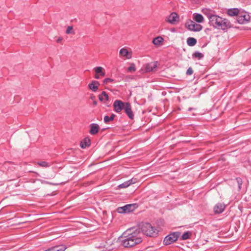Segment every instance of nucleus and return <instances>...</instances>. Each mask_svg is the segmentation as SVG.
<instances>
[{
  "mask_svg": "<svg viewBox=\"0 0 251 251\" xmlns=\"http://www.w3.org/2000/svg\"><path fill=\"white\" fill-rule=\"evenodd\" d=\"M66 247L65 245H60L57 246H54L49 248L44 251H65L66 249Z\"/></svg>",
  "mask_w": 251,
  "mask_h": 251,
  "instance_id": "obj_16",
  "label": "nucleus"
},
{
  "mask_svg": "<svg viewBox=\"0 0 251 251\" xmlns=\"http://www.w3.org/2000/svg\"><path fill=\"white\" fill-rule=\"evenodd\" d=\"M37 164L44 168H48L51 166L50 163L46 161H39L37 162Z\"/></svg>",
  "mask_w": 251,
  "mask_h": 251,
  "instance_id": "obj_26",
  "label": "nucleus"
},
{
  "mask_svg": "<svg viewBox=\"0 0 251 251\" xmlns=\"http://www.w3.org/2000/svg\"><path fill=\"white\" fill-rule=\"evenodd\" d=\"M187 27L188 29L193 31H199L202 28L200 24L191 20L187 23Z\"/></svg>",
  "mask_w": 251,
  "mask_h": 251,
  "instance_id": "obj_7",
  "label": "nucleus"
},
{
  "mask_svg": "<svg viewBox=\"0 0 251 251\" xmlns=\"http://www.w3.org/2000/svg\"><path fill=\"white\" fill-rule=\"evenodd\" d=\"M114 111L117 113H120L122 110L124 109L126 106V102L120 100H116L113 103Z\"/></svg>",
  "mask_w": 251,
  "mask_h": 251,
  "instance_id": "obj_8",
  "label": "nucleus"
},
{
  "mask_svg": "<svg viewBox=\"0 0 251 251\" xmlns=\"http://www.w3.org/2000/svg\"><path fill=\"white\" fill-rule=\"evenodd\" d=\"M193 57L200 59L203 57V55L199 51H196L193 53Z\"/></svg>",
  "mask_w": 251,
  "mask_h": 251,
  "instance_id": "obj_29",
  "label": "nucleus"
},
{
  "mask_svg": "<svg viewBox=\"0 0 251 251\" xmlns=\"http://www.w3.org/2000/svg\"><path fill=\"white\" fill-rule=\"evenodd\" d=\"M227 13L230 16H237L239 13V9L238 8H231L227 10Z\"/></svg>",
  "mask_w": 251,
  "mask_h": 251,
  "instance_id": "obj_21",
  "label": "nucleus"
},
{
  "mask_svg": "<svg viewBox=\"0 0 251 251\" xmlns=\"http://www.w3.org/2000/svg\"><path fill=\"white\" fill-rule=\"evenodd\" d=\"M93 104L94 105H96L97 104V102L95 100L93 101Z\"/></svg>",
  "mask_w": 251,
  "mask_h": 251,
  "instance_id": "obj_37",
  "label": "nucleus"
},
{
  "mask_svg": "<svg viewBox=\"0 0 251 251\" xmlns=\"http://www.w3.org/2000/svg\"><path fill=\"white\" fill-rule=\"evenodd\" d=\"M193 19L198 23H201L204 22V18L202 15L199 13H194L193 15Z\"/></svg>",
  "mask_w": 251,
  "mask_h": 251,
  "instance_id": "obj_18",
  "label": "nucleus"
},
{
  "mask_svg": "<svg viewBox=\"0 0 251 251\" xmlns=\"http://www.w3.org/2000/svg\"><path fill=\"white\" fill-rule=\"evenodd\" d=\"M250 19L249 15L242 14L238 16L237 21L240 24H244L247 23Z\"/></svg>",
  "mask_w": 251,
  "mask_h": 251,
  "instance_id": "obj_11",
  "label": "nucleus"
},
{
  "mask_svg": "<svg viewBox=\"0 0 251 251\" xmlns=\"http://www.w3.org/2000/svg\"><path fill=\"white\" fill-rule=\"evenodd\" d=\"M90 145V140L88 138H85L80 143V147L82 149H84L87 147H89Z\"/></svg>",
  "mask_w": 251,
  "mask_h": 251,
  "instance_id": "obj_23",
  "label": "nucleus"
},
{
  "mask_svg": "<svg viewBox=\"0 0 251 251\" xmlns=\"http://www.w3.org/2000/svg\"><path fill=\"white\" fill-rule=\"evenodd\" d=\"M236 181L238 185V188L240 189L242 184V180L241 178L238 177L236 178Z\"/></svg>",
  "mask_w": 251,
  "mask_h": 251,
  "instance_id": "obj_31",
  "label": "nucleus"
},
{
  "mask_svg": "<svg viewBox=\"0 0 251 251\" xmlns=\"http://www.w3.org/2000/svg\"><path fill=\"white\" fill-rule=\"evenodd\" d=\"M120 54L126 59H130L132 57L131 51H129L126 48H123L120 50Z\"/></svg>",
  "mask_w": 251,
  "mask_h": 251,
  "instance_id": "obj_13",
  "label": "nucleus"
},
{
  "mask_svg": "<svg viewBox=\"0 0 251 251\" xmlns=\"http://www.w3.org/2000/svg\"><path fill=\"white\" fill-rule=\"evenodd\" d=\"M135 182V180L132 178L120 184L119 185V187L120 188H125L128 187L131 184H134Z\"/></svg>",
  "mask_w": 251,
  "mask_h": 251,
  "instance_id": "obj_19",
  "label": "nucleus"
},
{
  "mask_svg": "<svg viewBox=\"0 0 251 251\" xmlns=\"http://www.w3.org/2000/svg\"><path fill=\"white\" fill-rule=\"evenodd\" d=\"M164 41V39L161 36H158L154 38L152 40V43L155 46H158Z\"/></svg>",
  "mask_w": 251,
  "mask_h": 251,
  "instance_id": "obj_24",
  "label": "nucleus"
},
{
  "mask_svg": "<svg viewBox=\"0 0 251 251\" xmlns=\"http://www.w3.org/2000/svg\"><path fill=\"white\" fill-rule=\"evenodd\" d=\"M210 25L215 28L225 30L230 27V22L226 19H224L216 14L209 20Z\"/></svg>",
  "mask_w": 251,
  "mask_h": 251,
  "instance_id": "obj_2",
  "label": "nucleus"
},
{
  "mask_svg": "<svg viewBox=\"0 0 251 251\" xmlns=\"http://www.w3.org/2000/svg\"><path fill=\"white\" fill-rule=\"evenodd\" d=\"M128 70L129 71H135V68L134 67L130 66V67H129L128 68Z\"/></svg>",
  "mask_w": 251,
  "mask_h": 251,
  "instance_id": "obj_34",
  "label": "nucleus"
},
{
  "mask_svg": "<svg viewBox=\"0 0 251 251\" xmlns=\"http://www.w3.org/2000/svg\"><path fill=\"white\" fill-rule=\"evenodd\" d=\"M100 75L99 74H96L95 75V78L96 79H99L100 78Z\"/></svg>",
  "mask_w": 251,
  "mask_h": 251,
  "instance_id": "obj_35",
  "label": "nucleus"
},
{
  "mask_svg": "<svg viewBox=\"0 0 251 251\" xmlns=\"http://www.w3.org/2000/svg\"><path fill=\"white\" fill-rule=\"evenodd\" d=\"M62 40V37H59L57 40V43H60Z\"/></svg>",
  "mask_w": 251,
  "mask_h": 251,
  "instance_id": "obj_36",
  "label": "nucleus"
},
{
  "mask_svg": "<svg viewBox=\"0 0 251 251\" xmlns=\"http://www.w3.org/2000/svg\"><path fill=\"white\" fill-rule=\"evenodd\" d=\"M202 12L203 14L207 17L209 20L213 16L215 15V12L209 8H203L202 10Z\"/></svg>",
  "mask_w": 251,
  "mask_h": 251,
  "instance_id": "obj_15",
  "label": "nucleus"
},
{
  "mask_svg": "<svg viewBox=\"0 0 251 251\" xmlns=\"http://www.w3.org/2000/svg\"><path fill=\"white\" fill-rule=\"evenodd\" d=\"M192 109V108H189L188 109V110H189V111H191Z\"/></svg>",
  "mask_w": 251,
  "mask_h": 251,
  "instance_id": "obj_38",
  "label": "nucleus"
},
{
  "mask_svg": "<svg viewBox=\"0 0 251 251\" xmlns=\"http://www.w3.org/2000/svg\"><path fill=\"white\" fill-rule=\"evenodd\" d=\"M193 73V71L191 68H189L186 72V74L187 75H191Z\"/></svg>",
  "mask_w": 251,
  "mask_h": 251,
  "instance_id": "obj_33",
  "label": "nucleus"
},
{
  "mask_svg": "<svg viewBox=\"0 0 251 251\" xmlns=\"http://www.w3.org/2000/svg\"><path fill=\"white\" fill-rule=\"evenodd\" d=\"M179 16L176 12H172L169 16L166 17L165 21L169 24L175 25L178 23Z\"/></svg>",
  "mask_w": 251,
  "mask_h": 251,
  "instance_id": "obj_6",
  "label": "nucleus"
},
{
  "mask_svg": "<svg viewBox=\"0 0 251 251\" xmlns=\"http://www.w3.org/2000/svg\"><path fill=\"white\" fill-rule=\"evenodd\" d=\"M157 67V62H152L147 64L146 67V72H154L156 70V68Z\"/></svg>",
  "mask_w": 251,
  "mask_h": 251,
  "instance_id": "obj_12",
  "label": "nucleus"
},
{
  "mask_svg": "<svg viewBox=\"0 0 251 251\" xmlns=\"http://www.w3.org/2000/svg\"><path fill=\"white\" fill-rule=\"evenodd\" d=\"M124 110L129 119H133L134 114L132 110L131 104L129 102H126Z\"/></svg>",
  "mask_w": 251,
  "mask_h": 251,
  "instance_id": "obj_10",
  "label": "nucleus"
},
{
  "mask_svg": "<svg viewBox=\"0 0 251 251\" xmlns=\"http://www.w3.org/2000/svg\"><path fill=\"white\" fill-rule=\"evenodd\" d=\"M113 82H114V79L109 78H106L103 81V82L105 84L108 83H112Z\"/></svg>",
  "mask_w": 251,
  "mask_h": 251,
  "instance_id": "obj_32",
  "label": "nucleus"
},
{
  "mask_svg": "<svg viewBox=\"0 0 251 251\" xmlns=\"http://www.w3.org/2000/svg\"><path fill=\"white\" fill-rule=\"evenodd\" d=\"M226 205L224 203L219 202L213 207V211L215 214H221L224 211Z\"/></svg>",
  "mask_w": 251,
  "mask_h": 251,
  "instance_id": "obj_9",
  "label": "nucleus"
},
{
  "mask_svg": "<svg viewBox=\"0 0 251 251\" xmlns=\"http://www.w3.org/2000/svg\"><path fill=\"white\" fill-rule=\"evenodd\" d=\"M178 237L179 233L178 232L170 233L165 237L163 241L164 245H168L172 244L177 240Z\"/></svg>",
  "mask_w": 251,
  "mask_h": 251,
  "instance_id": "obj_5",
  "label": "nucleus"
},
{
  "mask_svg": "<svg viewBox=\"0 0 251 251\" xmlns=\"http://www.w3.org/2000/svg\"><path fill=\"white\" fill-rule=\"evenodd\" d=\"M94 70L96 74H99L101 76H104L105 75V71L102 67H95Z\"/></svg>",
  "mask_w": 251,
  "mask_h": 251,
  "instance_id": "obj_20",
  "label": "nucleus"
},
{
  "mask_svg": "<svg viewBox=\"0 0 251 251\" xmlns=\"http://www.w3.org/2000/svg\"><path fill=\"white\" fill-rule=\"evenodd\" d=\"M99 99L100 101L105 102L108 100V96L105 92L103 91L101 94L99 95Z\"/></svg>",
  "mask_w": 251,
  "mask_h": 251,
  "instance_id": "obj_22",
  "label": "nucleus"
},
{
  "mask_svg": "<svg viewBox=\"0 0 251 251\" xmlns=\"http://www.w3.org/2000/svg\"><path fill=\"white\" fill-rule=\"evenodd\" d=\"M99 126L97 124H91L90 125V133L92 135H95L99 132Z\"/></svg>",
  "mask_w": 251,
  "mask_h": 251,
  "instance_id": "obj_17",
  "label": "nucleus"
},
{
  "mask_svg": "<svg viewBox=\"0 0 251 251\" xmlns=\"http://www.w3.org/2000/svg\"><path fill=\"white\" fill-rule=\"evenodd\" d=\"M191 233L189 231L184 232L181 236L182 240H187L189 238Z\"/></svg>",
  "mask_w": 251,
  "mask_h": 251,
  "instance_id": "obj_30",
  "label": "nucleus"
},
{
  "mask_svg": "<svg viewBox=\"0 0 251 251\" xmlns=\"http://www.w3.org/2000/svg\"><path fill=\"white\" fill-rule=\"evenodd\" d=\"M115 117V114H112L110 117L105 116L104 117V121L105 123H107L110 121H113Z\"/></svg>",
  "mask_w": 251,
  "mask_h": 251,
  "instance_id": "obj_27",
  "label": "nucleus"
},
{
  "mask_svg": "<svg viewBox=\"0 0 251 251\" xmlns=\"http://www.w3.org/2000/svg\"><path fill=\"white\" fill-rule=\"evenodd\" d=\"M66 33L67 34H74L75 33L73 26H69L67 28Z\"/></svg>",
  "mask_w": 251,
  "mask_h": 251,
  "instance_id": "obj_28",
  "label": "nucleus"
},
{
  "mask_svg": "<svg viewBox=\"0 0 251 251\" xmlns=\"http://www.w3.org/2000/svg\"><path fill=\"white\" fill-rule=\"evenodd\" d=\"M197 43V40L193 37H189L187 39V44L189 46H194Z\"/></svg>",
  "mask_w": 251,
  "mask_h": 251,
  "instance_id": "obj_25",
  "label": "nucleus"
},
{
  "mask_svg": "<svg viewBox=\"0 0 251 251\" xmlns=\"http://www.w3.org/2000/svg\"><path fill=\"white\" fill-rule=\"evenodd\" d=\"M100 83L98 81L93 80L88 85L89 88L93 92H96L98 90Z\"/></svg>",
  "mask_w": 251,
  "mask_h": 251,
  "instance_id": "obj_14",
  "label": "nucleus"
},
{
  "mask_svg": "<svg viewBox=\"0 0 251 251\" xmlns=\"http://www.w3.org/2000/svg\"><path fill=\"white\" fill-rule=\"evenodd\" d=\"M138 206L136 203L128 204L118 207L117 211L119 213H127L133 211Z\"/></svg>",
  "mask_w": 251,
  "mask_h": 251,
  "instance_id": "obj_4",
  "label": "nucleus"
},
{
  "mask_svg": "<svg viewBox=\"0 0 251 251\" xmlns=\"http://www.w3.org/2000/svg\"><path fill=\"white\" fill-rule=\"evenodd\" d=\"M141 231L146 236L150 237H155L158 234V231L149 223H142L140 225Z\"/></svg>",
  "mask_w": 251,
  "mask_h": 251,
  "instance_id": "obj_3",
  "label": "nucleus"
},
{
  "mask_svg": "<svg viewBox=\"0 0 251 251\" xmlns=\"http://www.w3.org/2000/svg\"><path fill=\"white\" fill-rule=\"evenodd\" d=\"M138 234L137 230H127L118 238V242L125 248L133 247L142 242L141 238L138 237Z\"/></svg>",
  "mask_w": 251,
  "mask_h": 251,
  "instance_id": "obj_1",
  "label": "nucleus"
}]
</instances>
